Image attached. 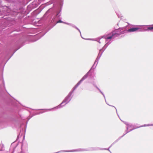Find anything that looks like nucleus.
<instances>
[{
    "label": "nucleus",
    "instance_id": "obj_1",
    "mask_svg": "<svg viewBox=\"0 0 153 153\" xmlns=\"http://www.w3.org/2000/svg\"><path fill=\"white\" fill-rule=\"evenodd\" d=\"M121 34H122L121 32L120 33H118L115 31H113L108 34L107 35L104 36L103 38L106 40L111 39L114 36H117L120 35Z\"/></svg>",
    "mask_w": 153,
    "mask_h": 153
},
{
    "label": "nucleus",
    "instance_id": "obj_2",
    "mask_svg": "<svg viewBox=\"0 0 153 153\" xmlns=\"http://www.w3.org/2000/svg\"><path fill=\"white\" fill-rule=\"evenodd\" d=\"M140 28L138 27H135L128 29L127 31L128 32H135L137 31Z\"/></svg>",
    "mask_w": 153,
    "mask_h": 153
},
{
    "label": "nucleus",
    "instance_id": "obj_3",
    "mask_svg": "<svg viewBox=\"0 0 153 153\" xmlns=\"http://www.w3.org/2000/svg\"><path fill=\"white\" fill-rule=\"evenodd\" d=\"M147 30H153V25H150L149 27H148Z\"/></svg>",
    "mask_w": 153,
    "mask_h": 153
},
{
    "label": "nucleus",
    "instance_id": "obj_4",
    "mask_svg": "<svg viewBox=\"0 0 153 153\" xmlns=\"http://www.w3.org/2000/svg\"><path fill=\"white\" fill-rule=\"evenodd\" d=\"M62 22L61 20H59L57 22V23H62Z\"/></svg>",
    "mask_w": 153,
    "mask_h": 153
}]
</instances>
